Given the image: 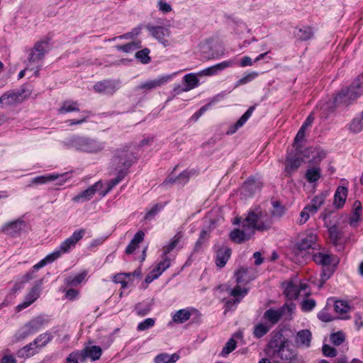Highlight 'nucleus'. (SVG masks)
<instances>
[{
    "label": "nucleus",
    "instance_id": "nucleus-2",
    "mask_svg": "<svg viewBox=\"0 0 363 363\" xmlns=\"http://www.w3.org/2000/svg\"><path fill=\"white\" fill-rule=\"evenodd\" d=\"M84 229L75 230L72 235L64 240L57 249L43 259V262L40 263V265L45 262L52 263L62 255L69 252L75 247L77 242L84 237Z\"/></svg>",
    "mask_w": 363,
    "mask_h": 363
},
{
    "label": "nucleus",
    "instance_id": "nucleus-10",
    "mask_svg": "<svg viewBox=\"0 0 363 363\" xmlns=\"http://www.w3.org/2000/svg\"><path fill=\"white\" fill-rule=\"evenodd\" d=\"M284 287V294L291 300L296 299L298 295L303 292V295H309V291H306L308 285L306 283H301L297 279L287 282Z\"/></svg>",
    "mask_w": 363,
    "mask_h": 363
},
{
    "label": "nucleus",
    "instance_id": "nucleus-1",
    "mask_svg": "<svg viewBox=\"0 0 363 363\" xmlns=\"http://www.w3.org/2000/svg\"><path fill=\"white\" fill-rule=\"evenodd\" d=\"M244 220L245 223L252 229L254 233L255 230L266 231L273 225V219L270 214L260 206L251 208Z\"/></svg>",
    "mask_w": 363,
    "mask_h": 363
},
{
    "label": "nucleus",
    "instance_id": "nucleus-59",
    "mask_svg": "<svg viewBox=\"0 0 363 363\" xmlns=\"http://www.w3.org/2000/svg\"><path fill=\"white\" fill-rule=\"evenodd\" d=\"M155 319L148 318H146L143 322L140 323L138 324L137 328L138 330L143 331V330H147V329L153 327L155 325Z\"/></svg>",
    "mask_w": 363,
    "mask_h": 363
},
{
    "label": "nucleus",
    "instance_id": "nucleus-22",
    "mask_svg": "<svg viewBox=\"0 0 363 363\" xmlns=\"http://www.w3.org/2000/svg\"><path fill=\"white\" fill-rule=\"evenodd\" d=\"M317 240V235L311 231H307L302 237L300 242L297 243V248L301 250H307L310 248L315 247V242Z\"/></svg>",
    "mask_w": 363,
    "mask_h": 363
},
{
    "label": "nucleus",
    "instance_id": "nucleus-24",
    "mask_svg": "<svg viewBox=\"0 0 363 363\" xmlns=\"http://www.w3.org/2000/svg\"><path fill=\"white\" fill-rule=\"evenodd\" d=\"M147 30L150 34L162 43L164 46L167 45V40L166 38L169 36L170 31L168 28L162 26H147Z\"/></svg>",
    "mask_w": 363,
    "mask_h": 363
},
{
    "label": "nucleus",
    "instance_id": "nucleus-55",
    "mask_svg": "<svg viewBox=\"0 0 363 363\" xmlns=\"http://www.w3.org/2000/svg\"><path fill=\"white\" fill-rule=\"evenodd\" d=\"M345 335L342 332L333 333L330 337L331 342L336 346L341 345L345 341Z\"/></svg>",
    "mask_w": 363,
    "mask_h": 363
},
{
    "label": "nucleus",
    "instance_id": "nucleus-34",
    "mask_svg": "<svg viewBox=\"0 0 363 363\" xmlns=\"http://www.w3.org/2000/svg\"><path fill=\"white\" fill-rule=\"evenodd\" d=\"M328 196L327 192H322L317 196H315L311 202V204L307 205L311 210L316 213L317 211L320 209V208L323 206L325 202V200Z\"/></svg>",
    "mask_w": 363,
    "mask_h": 363
},
{
    "label": "nucleus",
    "instance_id": "nucleus-30",
    "mask_svg": "<svg viewBox=\"0 0 363 363\" xmlns=\"http://www.w3.org/2000/svg\"><path fill=\"white\" fill-rule=\"evenodd\" d=\"M231 255V250L225 246L221 247L217 252L216 264L219 267L225 265Z\"/></svg>",
    "mask_w": 363,
    "mask_h": 363
},
{
    "label": "nucleus",
    "instance_id": "nucleus-5",
    "mask_svg": "<svg viewBox=\"0 0 363 363\" xmlns=\"http://www.w3.org/2000/svg\"><path fill=\"white\" fill-rule=\"evenodd\" d=\"M363 94V73L357 77L350 87L342 89L334 98L336 105L349 104Z\"/></svg>",
    "mask_w": 363,
    "mask_h": 363
},
{
    "label": "nucleus",
    "instance_id": "nucleus-14",
    "mask_svg": "<svg viewBox=\"0 0 363 363\" xmlns=\"http://www.w3.org/2000/svg\"><path fill=\"white\" fill-rule=\"evenodd\" d=\"M176 75H177V72L171 74L161 76L157 79L147 81V82L138 85L137 86V89L150 91L152 89H154L157 87H159V86H161L165 84Z\"/></svg>",
    "mask_w": 363,
    "mask_h": 363
},
{
    "label": "nucleus",
    "instance_id": "nucleus-37",
    "mask_svg": "<svg viewBox=\"0 0 363 363\" xmlns=\"http://www.w3.org/2000/svg\"><path fill=\"white\" fill-rule=\"evenodd\" d=\"M144 236L145 233L142 230L138 231L126 247L125 253L132 254L138 247V245L143 240Z\"/></svg>",
    "mask_w": 363,
    "mask_h": 363
},
{
    "label": "nucleus",
    "instance_id": "nucleus-41",
    "mask_svg": "<svg viewBox=\"0 0 363 363\" xmlns=\"http://www.w3.org/2000/svg\"><path fill=\"white\" fill-rule=\"evenodd\" d=\"M362 204L359 201H354L353 204V213L350 220V224L352 227H356L357 223L360 220V215L362 212Z\"/></svg>",
    "mask_w": 363,
    "mask_h": 363
},
{
    "label": "nucleus",
    "instance_id": "nucleus-17",
    "mask_svg": "<svg viewBox=\"0 0 363 363\" xmlns=\"http://www.w3.org/2000/svg\"><path fill=\"white\" fill-rule=\"evenodd\" d=\"M313 259L316 264L323 267L335 266L339 262L336 256L328 253L327 251H322L314 254Z\"/></svg>",
    "mask_w": 363,
    "mask_h": 363
},
{
    "label": "nucleus",
    "instance_id": "nucleus-6",
    "mask_svg": "<svg viewBox=\"0 0 363 363\" xmlns=\"http://www.w3.org/2000/svg\"><path fill=\"white\" fill-rule=\"evenodd\" d=\"M295 310L296 305L294 303H286L281 308L267 309L263 314V318L272 328V325L278 323L281 317L287 320H291Z\"/></svg>",
    "mask_w": 363,
    "mask_h": 363
},
{
    "label": "nucleus",
    "instance_id": "nucleus-40",
    "mask_svg": "<svg viewBox=\"0 0 363 363\" xmlns=\"http://www.w3.org/2000/svg\"><path fill=\"white\" fill-rule=\"evenodd\" d=\"M321 177L320 168L314 166L308 168L305 174V177L309 183L316 182Z\"/></svg>",
    "mask_w": 363,
    "mask_h": 363
},
{
    "label": "nucleus",
    "instance_id": "nucleus-9",
    "mask_svg": "<svg viewBox=\"0 0 363 363\" xmlns=\"http://www.w3.org/2000/svg\"><path fill=\"white\" fill-rule=\"evenodd\" d=\"M48 323V320L43 316H36L22 327L17 333V339H24L30 335L37 333Z\"/></svg>",
    "mask_w": 363,
    "mask_h": 363
},
{
    "label": "nucleus",
    "instance_id": "nucleus-35",
    "mask_svg": "<svg viewBox=\"0 0 363 363\" xmlns=\"http://www.w3.org/2000/svg\"><path fill=\"white\" fill-rule=\"evenodd\" d=\"M39 349L36 346V344L34 343V340L28 344V345L23 347L18 352V355L22 358H28L31 356H33L36 353L39 352Z\"/></svg>",
    "mask_w": 363,
    "mask_h": 363
},
{
    "label": "nucleus",
    "instance_id": "nucleus-33",
    "mask_svg": "<svg viewBox=\"0 0 363 363\" xmlns=\"http://www.w3.org/2000/svg\"><path fill=\"white\" fill-rule=\"evenodd\" d=\"M259 189V186L255 179H248L243 184L241 188L242 194L245 196L253 195Z\"/></svg>",
    "mask_w": 363,
    "mask_h": 363
},
{
    "label": "nucleus",
    "instance_id": "nucleus-54",
    "mask_svg": "<svg viewBox=\"0 0 363 363\" xmlns=\"http://www.w3.org/2000/svg\"><path fill=\"white\" fill-rule=\"evenodd\" d=\"M150 50L147 48L138 51L135 53V57L141 61L143 64H147L150 61L149 57Z\"/></svg>",
    "mask_w": 363,
    "mask_h": 363
},
{
    "label": "nucleus",
    "instance_id": "nucleus-45",
    "mask_svg": "<svg viewBox=\"0 0 363 363\" xmlns=\"http://www.w3.org/2000/svg\"><path fill=\"white\" fill-rule=\"evenodd\" d=\"M43 262V259L40 260L38 263H37L36 264H35L32 269L27 272L25 275H23L22 277V280L21 281L22 282H26V281H28L29 280H31L34 278H35V272L40 269V268L43 267L44 266H45L47 264H50V262H45V264H42V265H40V263Z\"/></svg>",
    "mask_w": 363,
    "mask_h": 363
},
{
    "label": "nucleus",
    "instance_id": "nucleus-38",
    "mask_svg": "<svg viewBox=\"0 0 363 363\" xmlns=\"http://www.w3.org/2000/svg\"><path fill=\"white\" fill-rule=\"evenodd\" d=\"M179 355L177 353L169 354L167 353H161L155 357V363H175L179 359Z\"/></svg>",
    "mask_w": 363,
    "mask_h": 363
},
{
    "label": "nucleus",
    "instance_id": "nucleus-61",
    "mask_svg": "<svg viewBox=\"0 0 363 363\" xmlns=\"http://www.w3.org/2000/svg\"><path fill=\"white\" fill-rule=\"evenodd\" d=\"M128 274H118L113 277V281L115 283L121 284L122 288H125L128 286V281L126 279L128 277Z\"/></svg>",
    "mask_w": 363,
    "mask_h": 363
},
{
    "label": "nucleus",
    "instance_id": "nucleus-63",
    "mask_svg": "<svg viewBox=\"0 0 363 363\" xmlns=\"http://www.w3.org/2000/svg\"><path fill=\"white\" fill-rule=\"evenodd\" d=\"M157 8L159 11L164 13H169L172 11V6L165 0H159L157 2Z\"/></svg>",
    "mask_w": 363,
    "mask_h": 363
},
{
    "label": "nucleus",
    "instance_id": "nucleus-51",
    "mask_svg": "<svg viewBox=\"0 0 363 363\" xmlns=\"http://www.w3.org/2000/svg\"><path fill=\"white\" fill-rule=\"evenodd\" d=\"M116 48L118 50L128 53L132 52L136 50L138 48H140V45L139 43L131 42L124 45H117Z\"/></svg>",
    "mask_w": 363,
    "mask_h": 363
},
{
    "label": "nucleus",
    "instance_id": "nucleus-15",
    "mask_svg": "<svg viewBox=\"0 0 363 363\" xmlns=\"http://www.w3.org/2000/svg\"><path fill=\"white\" fill-rule=\"evenodd\" d=\"M170 266V259L168 257H162L160 262L146 276L145 281L147 284L151 283L153 280L157 279L167 268Z\"/></svg>",
    "mask_w": 363,
    "mask_h": 363
},
{
    "label": "nucleus",
    "instance_id": "nucleus-27",
    "mask_svg": "<svg viewBox=\"0 0 363 363\" xmlns=\"http://www.w3.org/2000/svg\"><path fill=\"white\" fill-rule=\"evenodd\" d=\"M199 74L197 73H189L184 76L183 81L184 83V86L182 88V91H189L196 87H197L199 84Z\"/></svg>",
    "mask_w": 363,
    "mask_h": 363
},
{
    "label": "nucleus",
    "instance_id": "nucleus-29",
    "mask_svg": "<svg viewBox=\"0 0 363 363\" xmlns=\"http://www.w3.org/2000/svg\"><path fill=\"white\" fill-rule=\"evenodd\" d=\"M255 108L253 106L250 107L247 111L240 117V118L233 125H231L228 131V135L234 134L240 128H241L252 116Z\"/></svg>",
    "mask_w": 363,
    "mask_h": 363
},
{
    "label": "nucleus",
    "instance_id": "nucleus-3",
    "mask_svg": "<svg viewBox=\"0 0 363 363\" xmlns=\"http://www.w3.org/2000/svg\"><path fill=\"white\" fill-rule=\"evenodd\" d=\"M135 161V157L127 148H121L116 151L110 163V169L113 172L127 174L128 169Z\"/></svg>",
    "mask_w": 363,
    "mask_h": 363
},
{
    "label": "nucleus",
    "instance_id": "nucleus-19",
    "mask_svg": "<svg viewBox=\"0 0 363 363\" xmlns=\"http://www.w3.org/2000/svg\"><path fill=\"white\" fill-rule=\"evenodd\" d=\"M103 184L101 181L88 187L86 190L82 191L79 194L73 198V201L77 203H83L90 200L95 193L101 189Z\"/></svg>",
    "mask_w": 363,
    "mask_h": 363
},
{
    "label": "nucleus",
    "instance_id": "nucleus-26",
    "mask_svg": "<svg viewBox=\"0 0 363 363\" xmlns=\"http://www.w3.org/2000/svg\"><path fill=\"white\" fill-rule=\"evenodd\" d=\"M79 352L82 354L83 362L86 360L88 358L91 359L92 361L97 360L101 357L102 354L101 347L95 345L86 347Z\"/></svg>",
    "mask_w": 363,
    "mask_h": 363
},
{
    "label": "nucleus",
    "instance_id": "nucleus-50",
    "mask_svg": "<svg viewBox=\"0 0 363 363\" xmlns=\"http://www.w3.org/2000/svg\"><path fill=\"white\" fill-rule=\"evenodd\" d=\"M258 76V73L256 72H251L245 74L240 79H239L236 84L235 87H238L240 85L246 84L252 80H254Z\"/></svg>",
    "mask_w": 363,
    "mask_h": 363
},
{
    "label": "nucleus",
    "instance_id": "nucleus-7",
    "mask_svg": "<svg viewBox=\"0 0 363 363\" xmlns=\"http://www.w3.org/2000/svg\"><path fill=\"white\" fill-rule=\"evenodd\" d=\"M75 111L79 112V117L66 121L65 123L67 124V125L72 126L81 125L84 123H86L89 118V113L86 111H79V104L75 101H65L62 103L60 108L58 109V113L60 114Z\"/></svg>",
    "mask_w": 363,
    "mask_h": 363
},
{
    "label": "nucleus",
    "instance_id": "nucleus-52",
    "mask_svg": "<svg viewBox=\"0 0 363 363\" xmlns=\"http://www.w3.org/2000/svg\"><path fill=\"white\" fill-rule=\"evenodd\" d=\"M349 130L353 133H358L363 130V125L358 117H356L348 125Z\"/></svg>",
    "mask_w": 363,
    "mask_h": 363
},
{
    "label": "nucleus",
    "instance_id": "nucleus-32",
    "mask_svg": "<svg viewBox=\"0 0 363 363\" xmlns=\"http://www.w3.org/2000/svg\"><path fill=\"white\" fill-rule=\"evenodd\" d=\"M347 196V189L343 186H338L334 196V206L337 208H342L345 203Z\"/></svg>",
    "mask_w": 363,
    "mask_h": 363
},
{
    "label": "nucleus",
    "instance_id": "nucleus-20",
    "mask_svg": "<svg viewBox=\"0 0 363 363\" xmlns=\"http://www.w3.org/2000/svg\"><path fill=\"white\" fill-rule=\"evenodd\" d=\"M234 64H235V61L233 60L223 61V62L218 63L213 66L207 67V68L199 72L198 74L199 77L213 76V75L217 74L219 72H220L228 67H232Z\"/></svg>",
    "mask_w": 363,
    "mask_h": 363
},
{
    "label": "nucleus",
    "instance_id": "nucleus-43",
    "mask_svg": "<svg viewBox=\"0 0 363 363\" xmlns=\"http://www.w3.org/2000/svg\"><path fill=\"white\" fill-rule=\"evenodd\" d=\"M271 327L268 323H258L254 328V336L260 338L266 335L270 330Z\"/></svg>",
    "mask_w": 363,
    "mask_h": 363
},
{
    "label": "nucleus",
    "instance_id": "nucleus-58",
    "mask_svg": "<svg viewBox=\"0 0 363 363\" xmlns=\"http://www.w3.org/2000/svg\"><path fill=\"white\" fill-rule=\"evenodd\" d=\"M274 210L272 211L270 216L272 217H281L284 212L285 208L284 206H281L278 202L273 203Z\"/></svg>",
    "mask_w": 363,
    "mask_h": 363
},
{
    "label": "nucleus",
    "instance_id": "nucleus-44",
    "mask_svg": "<svg viewBox=\"0 0 363 363\" xmlns=\"http://www.w3.org/2000/svg\"><path fill=\"white\" fill-rule=\"evenodd\" d=\"M52 340V335L49 333H45L38 335L35 340L34 343L36 344V346L39 349V350L47 345L48 342Z\"/></svg>",
    "mask_w": 363,
    "mask_h": 363
},
{
    "label": "nucleus",
    "instance_id": "nucleus-42",
    "mask_svg": "<svg viewBox=\"0 0 363 363\" xmlns=\"http://www.w3.org/2000/svg\"><path fill=\"white\" fill-rule=\"evenodd\" d=\"M117 177L115 179L110 180L107 183V189L105 191H101L100 195L101 196H104L108 192H109L116 185H117L122 179L125 177L126 174H124L123 172H121V173H116Z\"/></svg>",
    "mask_w": 363,
    "mask_h": 363
},
{
    "label": "nucleus",
    "instance_id": "nucleus-47",
    "mask_svg": "<svg viewBox=\"0 0 363 363\" xmlns=\"http://www.w3.org/2000/svg\"><path fill=\"white\" fill-rule=\"evenodd\" d=\"M296 36L301 40H307L313 36V30L309 26H303L298 29Z\"/></svg>",
    "mask_w": 363,
    "mask_h": 363
},
{
    "label": "nucleus",
    "instance_id": "nucleus-64",
    "mask_svg": "<svg viewBox=\"0 0 363 363\" xmlns=\"http://www.w3.org/2000/svg\"><path fill=\"white\" fill-rule=\"evenodd\" d=\"M315 306V301L313 299H306L301 303V308L303 311H310Z\"/></svg>",
    "mask_w": 363,
    "mask_h": 363
},
{
    "label": "nucleus",
    "instance_id": "nucleus-13",
    "mask_svg": "<svg viewBox=\"0 0 363 363\" xmlns=\"http://www.w3.org/2000/svg\"><path fill=\"white\" fill-rule=\"evenodd\" d=\"M120 86L118 80L107 79L99 82L94 86L96 92L102 94H113Z\"/></svg>",
    "mask_w": 363,
    "mask_h": 363
},
{
    "label": "nucleus",
    "instance_id": "nucleus-49",
    "mask_svg": "<svg viewBox=\"0 0 363 363\" xmlns=\"http://www.w3.org/2000/svg\"><path fill=\"white\" fill-rule=\"evenodd\" d=\"M303 160L299 157H289L286 158V169L287 171L295 170L301 166Z\"/></svg>",
    "mask_w": 363,
    "mask_h": 363
},
{
    "label": "nucleus",
    "instance_id": "nucleus-18",
    "mask_svg": "<svg viewBox=\"0 0 363 363\" xmlns=\"http://www.w3.org/2000/svg\"><path fill=\"white\" fill-rule=\"evenodd\" d=\"M24 99L22 93L9 91L0 97V104L2 107L15 106L22 103Z\"/></svg>",
    "mask_w": 363,
    "mask_h": 363
},
{
    "label": "nucleus",
    "instance_id": "nucleus-56",
    "mask_svg": "<svg viewBox=\"0 0 363 363\" xmlns=\"http://www.w3.org/2000/svg\"><path fill=\"white\" fill-rule=\"evenodd\" d=\"M334 308L335 311L339 313H345L350 309V306H348V304L343 301H335Z\"/></svg>",
    "mask_w": 363,
    "mask_h": 363
},
{
    "label": "nucleus",
    "instance_id": "nucleus-25",
    "mask_svg": "<svg viewBox=\"0 0 363 363\" xmlns=\"http://www.w3.org/2000/svg\"><path fill=\"white\" fill-rule=\"evenodd\" d=\"M41 291V282L35 284L27 294L23 303L18 306L19 310L23 309L32 304L40 296Z\"/></svg>",
    "mask_w": 363,
    "mask_h": 363
},
{
    "label": "nucleus",
    "instance_id": "nucleus-39",
    "mask_svg": "<svg viewBox=\"0 0 363 363\" xmlns=\"http://www.w3.org/2000/svg\"><path fill=\"white\" fill-rule=\"evenodd\" d=\"M228 293L235 298V302L239 303L241 299L247 294L248 290L245 287H242L239 284H237L233 289L228 290Z\"/></svg>",
    "mask_w": 363,
    "mask_h": 363
},
{
    "label": "nucleus",
    "instance_id": "nucleus-60",
    "mask_svg": "<svg viewBox=\"0 0 363 363\" xmlns=\"http://www.w3.org/2000/svg\"><path fill=\"white\" fill-rule=\"evenodd\" d=\"M79 362H83L79 351L72 352L66 359V363H79Z\"/></svg>",
    "mask_w": 363,
    "mask_h": 363
},
{
    "label": "nucleus",
    "instance_id": "nucleus-62",
    "mask_svg": "<svg viewBox=\"0 0 363 363\" xmlns=\"http://www.w3.org/2000/svg\"><path fill=\"white\" fill-rule=\"evenodd\" d=\"M329 235L333 242H337L340 238V233L336 225H333L328 229Z\"/></svg>",
    "mask_w": 363,
    "mask_h": 363
},
{
    "label": "nucleus",
    "instance_id": "nucleus-46",
    "mask_svg": "<svg viewBox=\"0 0 363 363\" xmlns=\"http://www.w3.org/2000/svg\"><path fill=\"white\" fill-rule=\"evenodd\" d=\"M181 240V236L179 235H174L171 240L170 242L164 246L163 247V255L162 257H167V254L172 252L179 243Z\"/></svg>",
    "mask_w": 363,
    "mask_h": 363
},
{
    "label": "nucleus",
    "instance_id": "nucleus-23",
    "mask_svg": "<svg viewBox=\"0 0 363 363\" xmlns=\"http://www.w3.org/2000/svg\"><path fill=\"white\" fill-rule=\"evenodd\" d=\"M311 339L312 334L310 330H301L294 336V345L296 347L308 348L311 345Z\"/></svg>",
    "mask_w": 363,
    "mask_h": 363
},
{
    "label": "nucleus",
    "instance_id": "nucleus-57",
    "mask_svg": "<svg viewBox=\"0 0 363 363\" xmlns=\"http://www.w3.org/2000/svg\"><path fill=\"white\" fill-rule=\"evenodd\" d=\"M236 347V342L233 339H230L224 346L221 354L223 356L228 355L233 352Z\"/></svg>",
    "mask_w": 363,
    "mask_h": 363
},
{
    "label": "nucleus",
    "instance_id": "nucleus-36",
    "mask_svg": "<svg viewBox=\"0 0 363 363\" xmlns=\"http://www.w3.org/2000/svg\"><path fill=\"white\" fill-rule=\"evenodd\" d=\"M191 311L189 308L180 309L173 315L172 320L176 323H183L191 318Z\"/></svg>",
    "mask_w": 363,
    "mask_h": 363
},
{
    "label": "nucleus",
    "instance_id": "nucleus-4",
    "mask_svg": "<svg viewBox=\"0 0 363 363\" xmlns=\"http://www.w3.org/2000/svg\"><path fill=\"white\" fill-rule=\"evenodd\" d=\"M69 145L77 150L96 154L105 148L104 143L94 138L84 136H73L69 140Z\"/></svg>",
    "mask_w": 363,
    "mask_h": 363
},
{
    "label": "nucleus",
    "instance_id": "nucleus-8",
    "mask_svg": "<svg viewBox=\"0 0 363 363\" xmlns=\"http://www.w3.org/2000/svg\"><path fill=\"white\" fill-rule=\"evenodd\" d=\"M289 340L284 339L281 341L278 350L274 352L275 358H279L281 363H303L296 350L290 348Z\"/></svg>",
    "mask_w": 363,
    "mask_h": 363
},
{
    "label": "nucleus",
    "instance_id": "nucleus-53",
    "mask_svg": "<svg viewBox=\"0 0 363 363\" xmlns=\"http://www.w3.org/2000/svg\"><path fill=\"white\" fill-rule=\"evenodd\" d=\"M315 213L311 210V208L306 206L300 213V217L298 218V223L300 225L305 223L310 218L311 216L314 215Z\"/></svg>",
    "mask_w": 363,
    "mask_h": 363
},
{
    "label": "nucleus",
    "instance_id": "nucleus-12",
    "mask_svg": "<svg viewBox=\"0 0 363 363\" xmlns=\"http://www.w3.org/2000/svg\"><path fill=\"white\" fill-rule=\"evenodd\" d=\"M241 227V229H235L230 234V237L234 242L240 243L245 242L250 240L255 235L252 229L245 223L244 220L242 222Z\"/></svg>",
    "mask_w": 363,
    "mask_h": 363
},
{
    "label": "nucleus",
    "instance_id": "nucleus-11",
    "mask_svg": "<svg viewBox=\"0 0 363 363\" xmlns=\"http://www.w3.org/2000/svg\"><path fill=\"white\" fill-rule=\"evenodd\" d=\"M49 49L50 45L48 40H43L37 42L29 54L28 58V62H38L41 61Z\"/></svg>",
    "mask_w": 363,
    "mask_h": 363
},
{
    "label": "nucleus",
    "instance_id": "nucleus-31",
    "mask_svg": "<svg viewBox=\"0 0 363 363\" xmlns=\"http://www.w3.org/2000/svg\"><path fill=\"white\" fill-rule=\"evenodd\" d=\"M250 271H252V269L245 267H240L237 271H235V277L237 284H245L253 279L254 277L250 275Z\"/></svg>",
    "mask_w": 363,
    "mask_h": 363
},
{
    "label": "nucleus",
    "instance_id": "nucleus-21",
    "mask_svg": "<svg viewBox=\"0 0 363 363\" xmlns=\"http://www.w3.org/2000/svg\"><path fill=\"white\" fill-rule=\"evenodd\" d=\"M65 174H59L56 173L41 175L33 178L30 182V185L43 184L58 180L57 184L62 185L65 183L66 179H64Z\"/></svg>",
    "mask_w": 363,
    "mask_h": 363
},
{
    "label": "nucleus",
    "instance_id": "nucleus-16",
    "mask_svg": "<svg viewBox=\"0 0 363 363\" xmlns=\"http://www.w3.org/2000/svg\"><path fill=\"white\" fill-rule=\"evenodd\" d=\"M26 227V223L21 219H17L16 220L5 223L1 227V232L11 235L16 236L19 235L21 231L24 230Z\"/></svg>",
    "mask_w": 363,
    "mask_h": 363
},
{
    "label": "nucleus",
    "instance_id": "nucleus-48",
    "mask_svg": "<svg viewBox=\"0 0 363 363\" xmlns=\"http://www.w3.org/2000/svg\"><path fill=\"white\" fill-rule=\"evenodd\" d=\"M86 272H82L75 275L74 277H69L66 279V282L67 285L70 286H77L81 284L86 277Z\"/></svg>",
    "mask_w": 363,
    "mask_h": 363
},
{
    "label": "nucleus",
    "instance_id": "nucleus-28",
    "mask_svg": "<svg viewBox=\"0 0 363 363\" xmlns=\"http://www.w3.org/2000/svg\"><path fill=\"white\" fill-rule=\"evenodd\" d=\"M304 156L309 159L311 164H316L325 157V153L322 150L316 147H311L306 151Z\"/></svg>",
    "mask_w": 363,
    "mask_h": 363
}]
</instances>
